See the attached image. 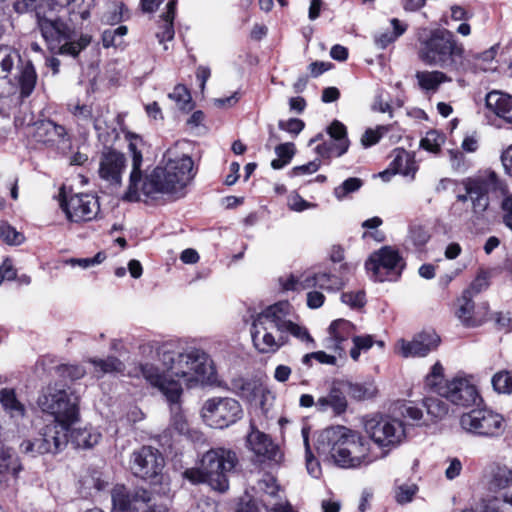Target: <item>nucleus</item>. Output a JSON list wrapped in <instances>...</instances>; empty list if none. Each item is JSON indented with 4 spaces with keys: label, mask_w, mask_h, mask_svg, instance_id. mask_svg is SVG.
<instances>
[{
    "label": "nucleus",
    "mask_w": 512,
    "mask_h": 512,
    "mask_svg": "<svg viewBox=\"0 0 512 512\" xmlns=\"http://www.w3.org/2000/svg\"><path fill=\"white\" fill-rule=\"evenodd\" d=\"M440 341V337L435 331H423L415 335L411 341L400 340V352L406 358L424 357L435 350Z\"/></svg>",
    "instance_id": "4be33fe9"
},
{
    "label": "nucleus",
    "mask_w": 512,
    "mask_h": 512,
    "mask_svg": "<svg viewBox=\"0 0 512 512\" xmlns=\"http://www.w3.org/2000/svg\"><path fill=\"white\" fill-rule=\"evenodd\" d=\"M165 460L158 449L152 446H142L135 450L130 457V469L134 476L158 484L162 479Z\"/></svg>",
    "instance_id": "9b49d317"
},
{
    "label": "nucleus",
    "mask_w": 512,
    "mask_h": 512,
    "mask_svg": "<svg viewBox=\"0 0 512 512\" xmlns=\"http://www.w3.org/2000/svg\"><path fill=\"white\" fill-rule=\"evenodd\" d=\"M424 406L427 413L434 418H443L448 413L447 404L437 397H427L424 399Z\"/></svg>",
    "instance_id": "de8ad7c7"
},
{
    "label": "nucleus",
    "mask_w": 512,
    "mask_h": 512,
    "mask_svg": "<svg viewBox=\"0 0 512 512\" xmlns=\"http://www.w3.org/2000/svg\"><path fill=\"white\" fill-rule=\"evenodd\" d=\"M22 465L16 451L9 447L0 448V475L17 477Z\"/></svg>",
    "instance_id": "7c9ffc66"
},
{
    "label": "nucleus",
    "mask_w": 512,
    "mask_h": 512,
    "mask_svg": "<svg viewBox=\"0 0 512 512\" xmlns=\"http://www.w3.org/2000/svg\"><path fill=\"white\" fill-rule=\"evenodd\" d=\"M493 389L497 393H512V372L502 370L497 372L491 379Z\"/></svg>",
    "instance_id": "49530a36"
},
{
    "label": "nucleus",
    "mask_w": 512,
    "mask_h": 512,
    "mask_svg": "<svg viewBox=\"0 0 512 512\" xmlns=\"http://www.w3.org/2000/svg\"><path fill=\"white\" fill-rule=\"evenodd\" d=\"M416 78L418 80L419 86L423 90L427 91H435L438 86L444 81L445 75L442 72L433 71V72H417Z\"/></svg>",
    "instance_id": "ea45409f"
},
{
    "label": "nucleus",
    "mask_w": 512,
    "mask_h": 512,
    "mask_svg": "<svg viewBox=\"0 0 512 512\" xmlns=\"http://www.w3.org/2000/svg\"><path fill=\"white\" fill-rule=\"evenodd\" d=\"M12 67L13 66H1L3 75L0 76V98H4L13 94L17 89V87L8 78V74L10 73Z\"/></svg>",
    "instance_id": "4d7b16f0"
},
{
    "label": "nucleus",
    "mask_w": 512,
    "mask_h": 512,
    "mask_svg": "<svg viewBox=\"0 0 512 512\" xmlns=\"http://www.w3.org/2000/svg\"><path fill=\"white\" fill-rule=\"evenodd\" d=\"M258 488L270 497H276L279 492V485L277 484L276 479L270 474H265L258 481Z\"/></svg>",
    "instance_id": "13d9d810"
},
{
    "label": "nucleus",
    "mask_w": 512,
    "mask_h": 512,
    "mask_svg": "<svg viewBox=\"0 0 512 512\" xmlns=\"http://www.w3.org/2000/svg\"><path fill=\"white\" fill-rule=\"evenodd\" d=\"M364 429L369 438L379 447H395L405 437V430L401 421L383 416H373L366 419Z\"/></svg>",
    "instance_id": "f8f14e48"
},
{
    "label": "nucleus",
    "mask_w": 512,
    "mask_h": 512,
    "mask_svg": "<svg viewBox=\"0 0 512 512\" xmlns=\"http://www.w3.org/2000/svg\"><path fill=\"white\" fill-rule=\"evenodd\" d=\"M443 370V366L439 362H436L432 366L430 373L426 376V386L430 387V389L435 393H437V390L440 386L445 385Z\"/></svg>",
    "instance_id": "09e8293b"
},
{
    "label": "nucleus",
    "mask_w": 512,
    "mask_h": 512,
    "mask_svg": "<svg viewBox=\"0 0 512 512\" xmlns=\"http://www.w3.org/2000/svg\"><path fill=\"white\" fill-rule=\"evenodd\" d=\"M362 184L363 182L360 178L350 177L334 189V195L337 199H343L348 194L359 190Z\"/></svg>",
    "instance_id": "8fccbe9b"
},
{
    "label": "nucleus",
    "mask_w": 512,
    "mask_h": 512,
    "mask_svg": "<svg viewBox=\"0 0 512 512\" xmlns=\"http://www.w3.org/2000/svg\"><path fill=\"white\" fill-rule=\"evenodd\" d=\"M488 311L489 306L486 302L475 305L470 291H463L457 299L455 315L464 327L474 328L482 325L487 320Z\"/></svg>",
    "instance_id": "412c9836"
},
{
    "label": "nucleus",
    "mask_w": 512,
    "mask_h": 512,
    "mask_svg": "<svg viewBox=\"0 0 512 512\" xmlns=\"http://www.w3.org/2000/svg\"><path fill=\"white\" fill-rule=\"evenodd\" d=\"M437 394L446 398L457 406L468 407L476 404L480 400L479 393L475 385L464 378H453L446 381L444 386H440Z\"/></svg>",
    "instance_id": "6ab92c4d"
},
{
    "label": "nucleus",
    "mask_w": 512,
    "mask_h": 512,
    "mask_svg": "<svg viewBox=\"0 0 512 512\" xmlns=\"http://www.w3.org/2000/svg\"><path fill=\"white\" fill-rule=\"evenodd\" d=\"M405 265L399 251L391 246H383L374 251L365 262L370 277L378 282L397 281Z\"/></svg>",
    "instance_id": "6e6552de"
},
{
    "label": "nucleus",
    "mask_w": 512,
    "mask_h": 512,
    "mask_svg": "<svg viewBox=\"0 0 512 512\" xmlns=\"http://www.w3.org/2000/svg\"><path fill=\"white\" fill-rule=\"evenodd\" d=\"M341 301L351 308H360L365 304V293L363 291L344 292L341 295Z\"/></svg>",
    "instance_id": "052dcab7"
},
{
    "label": "nucleus",
    "mask_w": 512,
    "mask_h": 512,
    "mask_svg": "<svg viewBox=\"0 0 512 512\" xmlns=\"http://www.w3.org/2000/svg\"><path fill=\"white\" fill-rule=\"evenodd\" d=\"M201 415L209 426L224 429L243 417V409L233 398L214 397L205 401Z\"/></svg>",
    "instance_id": "9d476101"
},
{
    "label": "nucleus",
    "mask_w": 512,
    "mask_h": 512,
    "mask_svg": "<svg viewBox=\"0 0 512 512\" xmlns=\"http://www.w3.org/2000/svg\"><path fill=\"white\" fill-rule=\"evenodd\" d=\"M354 330V325L345 319L334 320L329 326V334L335 341L336 347H340L341 343L352 336Z\"/></svg>",
    "instance_id": "e433bc0d"
},
{
    "label": "nucleus",
    "mask_w": 512,
    "mask_h": 512,
    "mask_svg": "<svg viewBox=\"0 0 512 512\" xmlns=\"http://www.w3.org/2000/svg\"><path fill=\"white\" fill-rule=\"evenodd\" d=\"M0 403L12 417H23L25 415V407L18 401L13 389L4 388L0 391Z\"/></svg>",
    "instance_id": "c9c22d12"
},
{
    "label": "nucleus",
    "mask_w": 512,
    "mask_h": 512,
    "mask_svg": "<svg viewBox=\"0 0 512 512\" xmlns=\"http://www.w3.org/2000/svg\"><path fill=\"white\" fill-rule=\"evenodd\" d=\"M442 142L443 137L436 130H431L421 139L420 146L424 150L437 153L440 150Z\"/></svg>",
    "instance_id": "603ef678"
},
{
    "label": "nucleus",
    "mask_w": 512,
    "mask_h": 512,
    "mask_svg": "<svg viewBox=\"0 0 512 512\" xmlns=\"http://www.w3.org/2000/svg\"><path fill=\"white\" fill-rule=\"evenodd\" d=\"M169 98L174 100L179 109L183 111H190L193 107L190 92L184 85H176L169 94Z\"/></svg>",
    "instance_id": "c03bdc74"
},
{
    "label": "nucleus",
    "mask_w": 512,
    "mask_h": 512,
    "mask_svg": "<svg viewBox=\"0 0 512 512\" xmlns=\"http://www.w3.org/2000/svg\"><path fill=\"white\" fill-rule=\"evenodd\" d=\"M79 397L70 387L64 385L49 386L38 398V406L47 414L54 417L53 423L67 430L79 417Z\"/></svg>",
    "instance_id": "39448f33"
},
{
    "label": "nucleus",
    "mask_w": 512,
    "mask_h": 512,
    "mask_svg": "<svg viewBox=\"0 0 512 512\" xmlns=\"http://www.w3.org/2000/svg\"><path fill=\"white\" fill-rule=\"evenodd\" d=\"M126 157L116 149L105 147L100 155L98 174L109 187L120 188L126 169Z\"/></svg>",
    "instance_id": "a211bd4d"
},
{
    "label": "nucleus",
    "mask_w": 512,
    "mask_h": 512,
    "mask_svg": "<svg viewBox=\"0 0 512 512\" xmlns=\"http://www.w3.org/2000/svg\"><path fill=\"white\" fill-rule=\"evenodd\" d=\"M125 5L123 3H113L110 5L109 10L103 15V21L108 24L114 25L123 20Z\"/></svg>",
    "instance_id": "6e6d98bb"
},
{
    "label": "nucleus",
    "mask_w": 512,
    "mask_h": 512,
    "mask_svg": "<svg viewBox=\"0 0 512 512\" xmlns=\"http://www.w3.org/2000/svg\"><path fill=\"white\" fill-rule=\"evenodd\" d=\"M90 362L102 373H123L124 363L115 356H108L106 359L93 358Z\"/></svg>",
    "instance_id": "a19ab883"
},
{
    "label": "nucleus",
    "mask_w": 512,
    "mask_h": 512,
    "mask_svg": "<svg viewBox=\"0 0 512 512\" xmlns=\"http://www.w3.org/2000/svg\"><path fill=\"white\" fill-rule=\"evenodd\" d=\"M152 493L144 488H135L128 493H115L112 496L113 506L121 512H137L141 505H148Z\"/></svg>",
    "instance_id": "a878e982"
},
{
    "label": "nucleus",
    "mask_w": 512,
    "mask_h": 512,
    "mask_svg": "<svg viewBox=\"0 0 512 512\" xmlns=\"http://www.w3.org/2000/svg\"><path fill=\"white\" fill-rule=\"evenodd\" d=\"M315 448L324 461L341 468H356L375 460L369 454V441L345 426H331L320 431Z\"/></svg>",
    "instance_id": "7ed1b4c3"
},
{
    "label": "nucleus",
    "mask_w": 512,
    "mask_h": 512,
    "mask_svg": "<svg viewBox=\"0 0 512 512\" xmlns=\"http://www.w3.org/2000/svg\"><path fill=\"white\" fill-rule=\"evenodd\" d=\"M140 143H142L140 137L131 136L128 150L132 157V169L128 189L122 199L127 202H136L140 198V190L148 197H153L156 194L182 197L185 187L194 178L192 158L188 155H182L181 157L168 159L164 167L157 166L143 179L141 170L143 155L138 148Z\"/></svg>",
    "instance_id": "f03ea898"
},
{
    "label": "nucleus",
    "mask_w": 512,
    "mask_h": 512,
    "mask_svg": "<svg viewBox=\"0 0 512 512\" xmlns=\"http://www.w3.org/2000/svg\"><path fill=\"white\" fill-rule=\"evenodd\" d=\"M315 152L322 158L340 157L339 142H336L330 138L329 141H325L316 146Z\"/></svg>",
    "instance_id": "864d4df0"
},
{
    "label": "nucleus",
    "mask_w": 512,
    "mask_h": 512,
    "mask_svg": "<svg viewBox=\"0 0 512 512\" xmlns=\"http://www.w3.org/2000/svg\"><path fill=\"white\" fill-rule=\"evenodd\" d=\"M67 110L78 120H93L94 129L98 132L99 136L101 135V132L105 129L103 125L104 123L98 117L93 118V110L91 105L80 104L78 101L69 102L67 103Z\"/></svg>",
    "instance_id": "2f4dec72"
},
{
    "label": "nucleus",
    "mask_w": 512,
    "mask_h": 512,
    "mask_svg": "<svg viewBox=\"0 0 512 512\" xmlns=\"http://www.w3.org/2000/svg\"><path fill=\"white\" fill-rule=\"evenodd\" d=\"M177 0H169L167 3V10L160 16L159 31L156 33L160 43L170 41L174 38V18L176 14Z\"/></svg>",
    "instance_id": "c756f323"
},
{
    "label": "nucleus",
    "mask_w": 512,
    "mask_h": 512,
    "mask_svg": "<svg viewBox=\"0 0 512 512\" xmlns=\"http://www.w3.org/2000/svg\"><path fill=\"white\" fill-rule=\"evenodd\" d=\"M417 491L416 485H403L400 486L396 493V500L398 503L404 504L410 502Z\"/></svg>",
    "instance_id": "338daca9"
},
{
    "label": "nucleus",
    "mask_w": 512,
    "mask_h": 512,
    "mask_svg": "<svg viewBox=\"0 0 512 512\" xmlns=\"http://www.w3.org/2000/svg\"><path fill=\"white\" fill-rule=\"evenodd\" d=\"M66 428L55 423L46 425L33 439L22 441L20 449L23 453L35 457L41 454H57L68 443Z\"/></svg>",
    "instance_id": "1a4fd4ad"
},
{
    "label": "nucleus",
    "mask_w": 512,
    "mask_h": 512,
    "mask_svg": "<svg viewBox=\"0 0 512 512\" xmlns=\"http://www.w3.org/2000/svg\"><path fill=\"white\" fill-rule=\"evenodd\" d=\"M353 269L352 264L341 263L336 272L329 270L309 274L302 279L300 285L303 290L319 288L326 292H337L344 288L348 280L346 275L351 273Z\"/></svg>",
    "instance_id": "dca6fc26"
},
{
    "label": "nucleus",
    "mask_w": 512,
    "mask_h": 512,
    "mask_svg": "<svg viewBox=\"0 0 512 512\" xmlns=\"http://www.w3.org/2000/svg\"><path fill=\"white\" fill-rule=\"evenodd\" d=\"M157 354L166 372H160L158 367L150 363L141 364L140 372L145 380L157 387L170 402V427L178 434L185 435L189 431V425L179 405L183 391L180 379H183L188 387H192L199 381V377L207 374L209 356L197 348L180 352L172 343L161 345Z\"/></svg>",
    "instance_id": "f257e3e1"
},
{
    "label": "nucleus",
    "mask_w": 512,
    "mask_h": 512,
    "mask_svg": "<svg viewBox=\"0 0 512 512\" xmlns=\"http://www.w3.org/2000/svg\"><path fill=\"white\" fill-rule=\"evenodd\" d=\"M128 28L124 25L115 29H107L102 33V42L105 48L118 47L123 43V38L127 34Z\"/></svg>",
    "instance_id": "a18cd8bd"
},
{
    "label": "nucleus",
    "mask_w": 512,
    "mask_h": 512,
    "mask_svg": "<svg viewBox=\"0 0 512 512\" xmlns=\"http://www.w3.org/2000/svg\"><path fill=\"white\" fill-rule=\"evenodd\" d=\"M400 413L404 418H410L415 421L422 418V410L414 406L411 402L401 405Z\"/></svg>",
    "instance_id": "774afa93"
},
{
    "label": "nucleus",
    "mask_w": 512,
    "mask_h": 512,
    "mask_svg": "<svg viewBox=\"0 0 512 512\" xmlns=\"http://www.w3.org/2000/svg\"><path fill=\"white\" fill-rule=\"evenodd\" d=\"M67 218L72 222L90 221L99 212L98 199L91 194H75L61 203Z\"/></svg>",
    "instance_id": "aec40b11"
},
{
    "label": "nucleus",
    "mask_w": 512,
    "mask_h": 512,
    "mask_svg": "<svg viewBox=\"0 0 512 512\" xmlns=\"http://www.w3.org/2000/svg\"><path fill=\"white\" fill-rule=\"evenodd\" d=\"M427 39L419 36L420 56L423 61L429 64H444L456 62L462 58L464 48L455 35L444 28L434 29L429 32Z\"/></svg>",
    "instance_id": "423d86ee"
},
{
    "label": "nucleus",
    "mask_w": 512,
    "mask_h": 512,
    "mask_svg": "<svg viewBox=\"0 0 512 512\" xmlns=\"http://www.w3.org/2000/svg\"><path fill=\"white\" fill-rule=\"evenodd\" d=\"M247 446L261 462L266 460L278 462L282 457L279 447L272 439L254 426L247 436Z\"/></svg>",
    "instance_id": "5701e85b"
},
{
    "label": "nucleus",
    "mask_w": 512,
    "mask_h": 512,
    "mask_svg": "<svg viewBox=\"0 0 512 512\" xmlns=\"http://www.w3.org/2000/svg\"><path fill=\"white\" fill-rule=\"evenodd\" d=\"M183 475L192 484L208 483V478L206 477V473L202 467V464L200 465V468H191L185 470Z\"/></svg>",
    "instance_id": "0e129e2a"
},
{
    "label": "nucleus",
    "mask_w": 512,
    "mask_h": 512,
    "mask_svg": "<svg viewBox=\"0 0 512 512\" xmlns=\"http://www.w3.org/2000/svg\"><path fill=\"white\" fill-rule=\"evenodd\" d=\"M280 130L286 131L294 136H297L305 127L303 120L298 118H291L287 121L280 120L278 122Z\"/></svg>",
    "instance_id": "680f3d73"
},
{
    "label": "nucleus",
    "mask_w": 512,
    "mask_h": 512,
    "mask_svg": "<svg viewBox=\"0 0 512 512\" xmlns=\"http://www.w3.org/2000/svg\"><path fill=\"white\" fill-rule=\"evenodd\" d=\"M55 10L53 0H38L27 10L16 12L24 14L34 11L42 36L50 44L51 49L58 48L60 54L76 56L83 46L80 43L68 42L70 28L54 14Z\"/></svg>",
    "instance_id": "20e7f679"
},
{
    "label": "nucleus",
    "mask_w": 512,
    "mask_h": 512,
    "mask_svg": "<svg viewBox=\"0 0 512 512\" xmlns=\"http://www.w3.org/2000/svg\"><path fill=\"white\" fill-rule=\"evenodd\" d=\"M267 315V308L255 317L251 336L255 348L260 353H272L276 352L281 346L286 344V336L281 332H276L277 335L273 334V330H276V323L273 318L267 317V319H260Z\"/></svg>",
    "instance_id": "4468645a"
},
{
    "label": "nucleus",
    "mask_w": 512,
    "mask_h": 512,
    "mask_svg": "<svg viewBox=\"0 0 512 512\" xmlns=\"http://www.w3.org/2000/svg\"><path fill=\"white\" fill-rule=\"evenodd\" d=\"M343 384L346 392L351 396V398L357 401L373 399L378 393L374 380H367L364 382L343 381Z\"/></svg>",
    "instance_id": "c85d7f7f"
},
{
    "label": "nucleus",
    "mask_w": 512,
    "mask_h": 512,
    "mask_svg": "<svg viewBox=\"0 0 512 512\" xmlns=\"http://www.w3.org/2000/svg\"><path fill=\"white\" fill-rule=\"evenodd\" d=\"M302 436L303 441L305 445V460H306V468L307 472L313 477V478H319L321 475V466L319 461L314 457V455L311 452V448L309 445V437L308 432L306 429H302Z\"/></svg>",
    "instance_id": "79ce46f5"
},
{
    "label": "nucleus",
    "mask_w": 512,
    "mask_h": 512,
    "mask_svg": "<svg viewBox=\"0 0 512 512\" xmlns=\"http://www.w3.org/2000/svg\"><path fill=\"white\" fill-rule=\"evenodd\" d=\"M106 259L104 252H98L94 257L91 258H71L66 262L72 267L80 266L83 269L102 263Z\"/></svg>",
    "instance_id": "bf43d9fd"
},
{
    "label": "nucleus",
    "mask_w": 512,
    "mask_h": 512,
    "mask_svg": "<svg viewBox=\"0 0 512 512\" xmlns=\"http://www.w3.org/2000/svg\"><path fill=\"white\" fill-rule=\"evenodd\" d=\"M15 78L18 82L21 98L24 99L29 97L32 94L37 82V74L34 66H21V69Z\"/></svg>",
    "instance_id": "72a5a7b5"
},
{
    "label": "nucleus",
    "mask_w": 512,
    "mask_h": 512,
    "mask_svg": "<svg viewBox=\"0 0 512 512\" xmlns=\"http://www.w3.org/2000/svg\"><path fill=\"white\" fill-rule=\"evenodd\" d=\"M30 129L31 138L47 147L54 146L57 140H64L68 135L63 125L50 119L38 120L30 126Z\"/></svg>",
    "instance_id": "b1692460"
},
{
    "label": "nucleus",
    "mask_w": 512,
    "mask_h": 512,
    "mask_svg": "<svg viewBox=\"0 0 512 512\" xmlns=\"http://www.w3.org/2000/svg\"><path fill=\"white\" fill-rule=\"evenodd\" d=\"M410 238L415 246L422 247L430 239V234L424 227L415 226L410 230Z\"/></svg>",
    "instance_id": "e2e57ef3"
},
{
    "label": "nucleus",
    "mask_w": 512,
    "mask_h": 512,
    "mask_svg": "<svg viewBox=\"0 0 512 512\" xmlns=\"http://www.w3.org/2000/svg\"><path fill=\"white\" fill-rule=\"evenodd\" d=\"M389 131L388 126L380 125L376 129H367L361 137V143L364 147H371L377 144L380 139Z\"/></svg>",
    "instance_id": "3c124183"
},
{
    "label": "nucleus",
    "mask_w": 512,
    "mask_h": 512,
    "mask_svg": "<svg viewBox=\"0 0 512 512\" xmlns=\"http://www.w3.org/2000/svg\"><path fill=\"white\" fill-rule=\"evenodd\" d=\"M512 486V469L506 465H494L488 474L487 487L490 492H498Z\"/></svg>",
    "instance_id": "cd10ccee"
},
{
    "label": "nucleus",
    "mask_w": 512,
    "mask_h": 512,
    "mask_svg": "<svg viewBox=\"0 0 512 512\" xmlns=\"http://www.w3.org/2000/svg\"><path fill=\"white\" fill-rule=\"evenodd\" d=\"M327 133L330 138L339 142L340 154H345L348 151L350 142L347 137L346 126L338 120H334L328 127Z\"/></svg>",
    "instance_id": "58836bf2"
},
{
    "label": "nucleus",
    "mask_w": 512,
    "mask_h": 512,
    "mask_svg": "<svg viewBox=\"0 0 512 512\" xmlns=\"http://www.w3.org/2000/svg\"><path fill=\"white\" fill-rule=\"evenodd\" d=\"M231 390L239 397L251 402L257 397L258 384L256 381L242 377L234 378L231 381Z\"/></svg>",
    "instance_id": "f704fd0d"
},
{
    "label": "nucleus",
    "mask_w": 512,
    "mask_h": 512,
    "mask_svg": "<svg viewBox=\"0 0 512 512\" xmlns=\"http://www.w3.org/2000/svg\"><path fill=\"white\" fill-rule=\"evenodd\" d=\"M485 104L497 116L512 124V96L491 91L486 95Z\"/></svg>",
    "instance_id": "bb28decb"
},
{
    "label": "nucleus",
    "mask_w": 512,
    "mask_h": 512,
    "mask_svg": "<svg viewBox=\"0 0 512 512\" xmlns=\"http://www.w3.org/2000/svg\"><path fill=\"white\" fill-rule=\"evenodd\" d=\"M346 393L343 381H333L328 394L316 401L317 411L324 413L331 410L334 416H341L348 408Z\"/></svg>",
    "instance_id": "393cba45"
},
{
    "label": "nucleus",
    "mask_w": 512,
    "mask_h": 512,
    "mask_svg": "<svg viewBox=\"0 0 512 512\" xmlns=\"http://www.w3.org/2000/svg\"><path fill=\"white\" fill-rule=\"evenodd\" d=\"M57 373L64 380L74 381L85 375V370L79 365H60L57 367Z\"/></svg>",
    "instance_id": "5fc2aeb1"
},
{
    "label": "nucleus",
    "mask_w": 512,
    "mask_h": 512,
    "mask_svg": "<svg viewBox=\"0 0 512 512\" xmlns=\"http://www.w3.org/2000/svg\"><path fill=\"white\" fill-rule=\"evenodd\" d=\"M503 417L486 408L473 409L460 417L461 427L472 434L496 437L503 432Z\"/></svg>",
    "instance_id": "ddd939ff"
},
{
    "label": "nucleus",
    "mask_w": 512,
    "mask_h": 512,
    "mask_svg": "<svg viewBox=\"0 0 512 512\" xmlns=\"http://www.w3.org/2000/svg\"><path fill=\"white\" fill-rule=\"evenodd\" d=\"M68 435L71 443L77 448H92L101 439V434L92 429H73L69 430Z\"/></svg>",
    "instance_id": "473e14b6"
},
{
    "label": "nucleus",
    "mask_w": 512,
    "mask_h": 512,
    "mask_svg": "<svg viewBox=\"0 0 512 512\" xmlns=\"http://www.w3.org/2000/svg\"><path fill=\"white\" fill-rule=\"evenodd\" d=\"M462 184L469 194L475 213H482L488 208L489 191H506L505 184L494 171H490L485 178H466L462 181Z\"/></svg>",
    "instance_id": "2eb2a0df"
},
{
    "label": "nucleus",
    "mask_w": 512,
    "mask_h": 512,
    "mask_svg": "<svg viewBox=\"0 0 512 512\" xmlns=\"http://www.w3.org/2000/svg\"><path fill=\"white\" fill-rule=\"evenodd\" d=\"M0 239L8 245L18 246L25 241V236L8 222L2 221L0 223Z\"/></svg>",
    "instance_id": "37998d69"
},
{
    "label": "nucleus",
    "mask_w": 512,
    "mask_h": 512,
    "mask_svg": "<svg viewBox=\"0 0 512 512\" xmlns=\"http://www.w3.org/2000/svg\"><path fill=\"white\" fill-rule=\"evenodd\" d=\"M320 168V161L318 159L310 161L304 165L295 166L290 171L291 176H301L305 174H312Z\"/></svg>",
    "instance_id": "69168bd1"
},
{
    "label": "nucleus",
    "mask_w": 512,
    "mask_h": 512,
    "mask_svg": "<svg viewBox=\"0 0 512 512\" xmlns=\"http://www.w3.org/2000/svg\"><path fill=\"white\" fill-rule=\"evenodd\" d=\"M238 462L236 453L230 449L214 448L207 451L202 459V467L208 478V484L217 491L225 492L229 488V475Z\"/></svg>",
    "instance_id": "0eeeda50"
},
{
    "label": "nucleus",
    "mask_w": 512,
    "mask_h": 512,
    "mask_svg": "<svg viewBox=\"0 0 512 512\" xmlns=\"http://www.w3.org/2000/svg\"><path fill=\"white\" fill-rule=\"evenodd\" d=\"M296 153L295 144L292 142L281 143L275 147L276 159L271 161L274 170H280L287 166Z\"/></svg>",
    "instance_id": "4c0bfd02"
},
{
    "label": "nucleus",
    "mask_w": 512,
    "mask_h": 512,
    "mask_svg": "<svg viewBox=\"0 0 512 512\" xmlns=\"http://www.w3.org/2000/svg\"><path fill=\"white\" fill-rule=\"evenodd\" d=\"M291 304L288 301H279L267 307V315L261 319L273 318L276 323V332H281L286 336V343L289 335L298 338L301 341L314 342L308 330L288 319L291 312Z\"/></svg>",
    "instance_id": "f3484780"
}]
</instances>
